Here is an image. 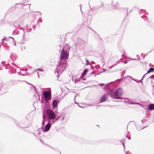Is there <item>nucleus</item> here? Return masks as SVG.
Here are the masks:
<instances>
[{"instance_id": "1", "label": "nucleus", "mask_w": 154, "mask_h": 154, "mask_svg": "<svg viewBox=\"0 0 154 154\" xmlns=\"http://www.w3.org/2000/svg\"><path fill=\"white\" fill-rule=\"evenodd\" d=\"M123 93V91L122 89L118 88L115 91L114 98H116L117 99H120L121 96H122Z\"/></svg>"}, {"instance_id": "2", "label": "nucleus", "mask_w": 154, "mask_h": 154, "mask_svg": "<svg viewBox=\"0 0 154 154\" xmlns=\"http://www.w3.org/2000/svg\"><path fill=\"white\" fill-rule=\"evenodd\" d=\"M46 113L48 117L50 119H53L55 117V114L54 112L50 109H48L46 111Z\"/></svg>"}, {"instance_id": "3", "label": "nucleus", "mask_w": 154, "mask_h": 154, "mask_svg": "<svg viewBox=\"0 0 154 154\" xmlns=\"http://www.w3.org/2000/svg\"><path fill=\"white\" fill-rule=\"evenodd\" d=\"M68 55L69 54L67 53V51L63 49L61 53V58L63 60H65L68 58Z\"/></svg>"}, {"instance_id": "4", "label": "nucleus", "mask_w": 154, "mask_h": 154, "mask_svg": "<svg viewBox=\"0 0 154 154\" xmlns=\"http://www.w3.org/2000/svg\"><path fill=\"white\" fill-rule=\"evenodd\" d=\"M43 94L45 97V100L46 102H48V100L50 99L51 96V94H50L49 92L45 91L43 92Z\"/></svg>"}, {"instance_id": "5", "label": "nucleus", "mask_w": 154, "mask_h": 154, "mask_svg": "<svg viewBox=\"0 0 154 154\" xmlns=\"http://www.w3.org/2000/svg\"><path fill=\"white\" fill-rule=\"evenodd\" d=\"M109 94L108 93L102 96L100 99V102L102 103L108 100V97Z\"/></svg>"}, {"instance_id": "6", "label": "nucleus", "mask_w": 154, "mask_h": 154, "mask_svg": "<svg viewBox=\"0 0 154 154\" xmlns=\"http://www.w3.org/2000/svg\"><path fill=\"white\" fill-rule=\"evenodd\" d=\"M51 127V125L50 123H48L47 125H45L44 128V130L45 131H48L50 129Z\"/></svg>"}, {"instance_id": "7", "label": "nucleus", "mask_w": 154, "mask_h": 154, "mask_svg": "<svg viewBox=\"0 0 154 154\" xmlns=\"http://www.w3.org/2000/svg\"><path fill=\"white\" fill-rule=\"evenodd\" d=\"M57 101L56 100H54L52 101V106L54 108H55L57 106Z\"/></svg>"}, {"instance_id": "8", "label": "nucleus", "mask_w": 154, "mask_h": 154, "mask_svg": "<svg viewBox=\"0 0 154 154\" xmlns=\"http://www.w3.org/2000/svg\"><path fill=\"white\" fill-rule=\"evenodd\" d=\"M20 50L22 51L24 50L25 49V46L24 45V43H21L20 46Z\"/></svg>"}, {"instance_id": "9", "label": "nucleus", "mask_w": 154, "mask_h": 154, "mask_svg": "<svg viewBox=\"0 0 154 154\" xmlns=\"http://www.w3.org/2000/svg\"><path fill=\"white\" fill-rule=\"evenodd\" d=\"M87 72V69H85L82 74V76L84 77L86 75Z\"/></svg>"}, {"instance_id": "10", "label": "nucleus", "mask_w": 154, "mask_h": 154, "mask_svg": "<svg viewBox=\"0 0 154 154\" xmlns=\"http://www.w3.org/2000/svg\"><path fill=\"white\" fill-rule=\"evenodd\" d=\"M149 108L151 110L153 109H154V104H151L150 105Z\"/></svg>"}, {"instance_id": "11", "label": "nucleus", "mask_w": 154, "mask_h": 154, "mask_svg": "<svg viewBox=\"0 0 154 154\" xmlns=\"http://www.w3.org/2000/svg\"><path fill=\"white\" fill-rule=\"evenodd\" d=\"M154 70V69L152 68H150L149 69L148 71L147 72V73H149L150 72H153Z\"/></svg>"}, {"instance_id": "12", "label": "nucleus", "mask_w": 154, "mask_h": 154, "mask_svg": "<svg viewBox=\"0 0 154 154\" xmlns=\"http://www.w3.org/2000/svg\"><path fill=\"white\" fill-rule=\"evenodd\" d=\"M113 93V92L112 91H110V94L111 95V97H112V95Z\"/></svg>"}, {"instance_id": "13", "label": "nucleus", "mask_w": 154, "mask_h": 154, "mask_svg": "<svg viewBox=\"0 0 154 154\" xmlns=\"http://www.w3.org/2000/svg\"><path fill=\"white\" fill-rule=\"evenodd\" d=\"M86 62L87 65H88L89 64V61L87 59L86 60Z\"/></svg>"}, {"instance_id": "14", "label": "nucleus", "mask_w": 154, "mask_h": 154, "mask_svg": "<svg viewBox=\"0 0 154 154\" xmlns=\"http://www.w3.org/2000/svg\"><path fill=\"white\" fill-rule=\"evenodd\" d=\"M83 42L85 44V41H83Z\"/></svg>"}, {"instance_id": "15", "label": "nucleus", "mask_w": 154, "mask_h": 154, "mask_svg": "<svg viewBox=\"0 0 154 154\" xmlns=\"http://www.w3.org/2000/svg\"><path fill=\"white\" fill-rule=\"evenodd\" d=\"M117 4H119V3L118 2L116 4V5H118Z\"/></svg>"}, {"instance_id": "16", "label": "nucleus", "mask_w": 154, "mask_h": 154, "mask_svg": "<svg viewBox=\"0 0 154 154\" xmlns=\"http://www.w3.org/2000/svg\"><path fill=\"white\" fill-rule=\"evenodd\" d=\"M5 40V38H4V39H3V40L4 41V40Z\"/></svg>"}]
</instances>
